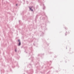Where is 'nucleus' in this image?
<instances>
[{"instance_id": "nucleus-3", "label": "nucleus", "mask_w": 74, "mask_h": 74, "mask_svg": "<svg viewBox=\"0 0 74 74\" xmlns=\"http://www.w3.org/2000/svg\"><path fill=\"white\" fill-rule=\"evenodd\" d=\"M15 52H16V49L15 50Z\"/></svg>"}, {"instance_id": "nucleus-1", "label": "nucleus", "mask_w": 74, "mask_h": 74, "mask_svg": "<svg viewBox=\"0 0 74 74\" xmlns=\"http://www.w3.org/2000/svg\"><path fill=\"white\" fill-rule=\"evenodd\" d=\"M18 41L19 42V45H21V42H20V41L19 40H18Z\"/></svg>"}, {"instance_id": "nucleus-4", "label": "nucleus", "mask_w": 74, "mask_h": 74, "mask_svg": "<svg viewBox=\"0 0 74 74\" xmlns=\"http://www.w3.org/2000/svg\"><path fill=\"white\" fill-rule=\"evenodd\" d=\"M32 11H33V10H32Z\"/></svg>"}, {"instance_id": "nucleus-2", "label": "nucleus", "mask_w": 74, "mask_h": 74, "mask_svg": "<svg viewBox=\"0 0 74 74\" xmlns=\"http://www.w3.org/2000/svg\"><path fill=\"white\" fill-rule=\"evenodd\" d=\"M29 9L30 10H31V9H32V8H29Z\"/></svg>"}]
</instances>
